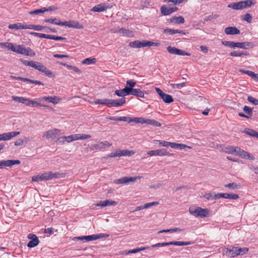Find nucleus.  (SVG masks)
<instances>
[{
	"instance_id": "28",
	"label": "nucleus",
	"mask_w": 258,
	"mask_h": 258,
	"mask_svg": "<svg viewBox=\"0 0 258 258\" xmlns=\"http://www.w3.org/2000/svg\"><path fill=\"white\" fill-rule=\"evenodd\" d=\"M15 45H14L13 43L8 42L0 43V46L2 48H5L12 51H13L14 49Z\"/></svg>"
},
{
	"instance_id": "19",
	"label": "nucleus",
	"mask_w": 258,
	"mask_h": 258,
	"mask_svg": "<svg viewBox=\"0 0 258 258\" xmlns=\"http://www.w3.org/2000/svg\"><path fill=\"white\" fill-rule=\"evenodd\" d=\"M216 148L220 151L225 152L228 154H233L234 146H227L225 147H223L222 145L217 144Z\"/></svg>"
},
{
	"instance_id": "10",
	"label": "nucleus",
	"mask_w": 258,
	"mask_h": 258,
	"mask_svg": "<svg viewBox=\"0 0 258 258\" xmlns=\"http://www.w3.org/2000/svg\"><path fill=\"white\" fill-rule=\"evenodd\" d=\"M147 154L150 156H170L171 154L167 151L166 149H160L156 150H151L147 152Z\"/></svg>"
},
{
	"instance_id": "13",
	"label": "nucleus",
	"mask_w": 258,
	"mask_h": 258,
	"mask_svg": "<svg viewBox=\"0 0 258 258\" xmlns=\"http://www.w3.org/2000/svg\"><path fill=\"white\" fill-rule=\"evenodd\" d=\"M20 134L19 132H12L4 133L0 135L1 141H7L11 139L13 137H16Z\"/></svg>"
},
{
	"instance_id": "25",
	"label": "nucleus",
	"mask_w": 258,
	"mask_h": 258,
	"mask_svg": "<svg viewBox=\"0 0 258 258\" xmlns=\"http://www.w3.org/2000/svg\"><path fill=\"white\" fill-rule=\"evenodd\" d=\"M108 8V7L106 6L104 4H100L94 7L92 9L93 12H103Z\"/></svg>"
},
{
	"instance_id": "5",
	"label": "nucleus",
	"mask_w": 258,
	"mask_h": 258,
	"mask_svg": "<svg viewBox=\"0 0 258 258\" xmlns=\"http://www.w3.org/2000/svg\"><path fill=\"white\" fill-rule=\"evenodd\" d=\"M13 52L30 56H34L35 55L33 50L29 47L26 48L23 45H15Z\"/></svg>"
},
{
	"instance_id": "31",
	"label": "nucleus",
	"mask_w": 258,
	"mask_h": 258,
	"mask_svg": "<svg viewBox=\"0 0 258 258\" xmlns=\"http://www.w3.org/2000/svg\"><path fill=\"white\" fill-rule=\"evenodd\" d=\"M44 22L59 26H62L63 25V22H61L60 19L57 18L45 19Z\"/></svg>"
},
{
	"instance_id": "52",
	"label": "nucleus",
	"mask_w": 258,
	"mask_h": 258,
	"mask_svg": "<svg viewBox=\"0 0 258 258\" xmlns=\"http://www.w3.org/2000/svg\"><path fill=\"white\" fill-rule=\"evenodd\" d=\"M178 30L166 28L164 30V32L165 33L169 34L170 35H173L176 33H177Z\"/></svg>"
},
{
	"instance_id": "15",
	"label": "nucleus",
	"mask_w": 258,
	"mask_h": 258,
	"mask_svg": "<svg viewBox=\"0 0 258 258\" xmlns=\"http://www.w3.org/2000/svg\"><path fill=\"white\" fill-rule=\"evenodd\" d=\"M160 9L161 14L164 16H167L177 11L178 8L176 7H170L164 5L162 6Z\"/></svg>"
},
{
	"instance_id": "16",
	"label": "nucleus",
	"mask_w": 258,
	"mask_h": 258,
	"mask_svg": "<svg viewBox=\"0 0 258 258\" xmlns=\"http://www.w3.org/2000/svg\"><path fill=\"white\" fill-rule=\"evenodd\" d=\"M161 243V246H168L170 245H177V246H183V245H188L191 244H193L194 242L192 241H170L168 242H162Z\"/></svg>"
},
{
	"instance_id": "55",
	"label": "nucleus",
	"mask_w": 258,
	"mask_h": 258,
	"mask_svg": "<svg viewBox=\"0 0 258 258\" xmlns=\"http://www.w3.org/2000/svg\"><path fill=\"white\" fill-rule=\"evenodd\" d=\"M247 100L255 105H258V100L254 97L249 96L247 97Z\"/></svg>"
},
{
	"instance_id": "3",
	"label": "nucleus",
	"mask_w": 258,
	"mask_h": 258,
	"mask_svg": "<svg viewBox=\"0 0 258 258\" xmlns=\"http://www.w3.org/2000/svg\"><path fill=\"white\" fill-rule=\"evenodd\" d=\"M210 210L201 207H191L189 208V213L197 217L205 218L209 216Z\"/></svg>"
},
{
	"instance_id": "63",
	"label": "nucleus",
	"mask_w": 258,
	"mask_h": 258,
	"mask_svg": "<svg viewBox=\"0 0 258 258\" xmlns=\"http://www.w3.org/2000/svg\"><path fill=\"white\" fill-rule=\"evenodd\" d=\"M158 204V202H154L152 203H148L144 205L145 209L149 208L153 206H156Z\"/></svg>"
},
{
	"instance_id": "32",
	"label": "nucleus",
	"mask_w": 258,
	"mask_h": 258,
	"mask_svg": "<svg viewBox=\"0 0 258 258\" xmlns=\"http://www.w3.org/2000/svg\"><path fill=\"white\" fill-rule=\"evenodd\" d=\"M97 145L98 150L109 148L112 145L111 144L109 143L108 141H106L99 142Z\"/></svg>"
},
{
	"instance_id": "35",
	"label": "nucleus",
	"mask_w": 258,
	"mask_h": 258,
	"mask_svg": "<svg viewBox=\"0 0 258 258\" xmlns=\"http://www.w3.org/2000/svg\"><path fill=\"white\" fill-rule=\"evenodd\" d=\"M131 95L139 97H144V93L140 89H133Z\"/></svg>"
},
{
	"instance_id": "9",
	"label": "nucleus",
	"mask_w": 258,
	"mask_h": 258,
	"mask_svg": "<svg viewBox=\"0 0 258 258\" xmlns=\"http://www.w3.org/2000/svg\"><path fill=\"white\" fill-rule=\"evenodd\" d=\"M167 50L168 52L170 54H176L178 55L190 56V54L189 53L186 52L181 49H178L175 47L169 46L167 47Z\"/></svg>"
},
{
	"instance_id": "60",
	"label": "nucleus",
	"mask_w": 258,
	"mask_h": 258,
	"mask_svg": "<svg viewBox=\"0 0 258 258\" xmlns=\"http://www.w3.org/2000/svg\"><path fill=\"white\" fill-rule=\"evenodd\" d=\"M246 133L247 135L251 136V137H255L256 136V135L257 134V132L254 131V130L252 129H248L247 131H246Z\"/></svg>"
},
{
	"instance_id": "36",
	"label": "nucleus",
	"mask_w": 258,
	"mask_h": 258,
	"mask_svg": "<svg viewBox=\"0 0 258 258\" xmlns=\"http://www.w3.org/2000/svg\"><path fill=\"white\" fill-rule=\"evenodd\" d=\"M183 229H181L179 228H173L172 229H165V230H162L159 231H158V233H172L174 232H180L182 231Z\"/></svg>"
},
{
	"instance_id": "49",
	"label": "nucleus",
	"mask_w": 258,
	"mask_h": 258,
	"mask_svg": "<svg viewBox=\"0 0 258 258\" xmlns=\"http://www.w3.org/2000/svg\"><path fill=\"white\" fill-rule=\"evenodd\" d=\"M32 180L34 182H39L41 181H43V174H38L36 176H34L32 177Z\"/></svg>"
},
{
	"instance_id": "56",
	"label": "nucleus",
	"mask_w": 258,
	"mask_h": 258,
	"mask_svg": "<svg viewBox=\"0 0 258 258\" xmlns=\"http://www.w3.org/2000/svg\"><path fill=\"white\" fill-rule=\"evenodd\" d=\"M133 89H131V88H130L127 86L125 87L124 88L122 89V91L125 94V95H131L132 93Z\"/></svg>"
},
{
	"instance_id": "20",
	"label": "nucleus",
	"mask_w": 258,
	"mask_h": 258,
	"mask_svg": "<svg viewBox=\"0 0 258 258\" xmlns=\"http://www.w3.org/2000/svg\"><path fill=\"white\" fill-rule=\"evenodd\" d=\"M224 32L227 35L239 34L240 30L235 27H228L225 29Z\"/></svg>"
},
{
	"instance_id": "18",
	"label": "nucleus",
	"mask_w": 258,
	"mask_h": 258,
	"mask_svg": "<svg viewBox=\"0 0 258 258\" xmlns=\"http://www.w3.org/2000/svg\"><path fill=\"white\" fill-rule=\"evenodd\" d=\"M40 101L44 100L48 102L52 103L54 104H56L59 101V99L56 96H47L43 97L38 99Z\"/></svg>"
},
{
	"instance_id": "64",
	"label": "nucleus",
	"mask_w": 258,
	"mask_h": 258,
	"mask_svg": "<svg viewBox=\"0 0 258 258\" xmlns=\"http://www.w3.org/2000/svg\"><path fill=\"white\" fill-rule=\"evenodd\" d=\"M62 138L66 140V141L68 143L74 141V137H73V135L69 136L63 137Z\"/></svg>"
},
{
	"instance_id": "11",
	"label": "nucleus",
	"mask_w": 258,
	"mask_h": 258,
	"mask_svg": "<svg viewBox=\"0 0 258 258\" xmlns=\"http://www.w3.org/2000/svg\"><path fill=\"white\" fill-rule=\"evenodd\" d=\"M237 247L229 246L223 249V252L228 256L234 257L237 256Z\"/></svg>"
},
{
	"instance_id": "21",
	"label": "nucleus",
	"mask_w": 258,
	"mask_h": 258,
	"mask_svg": "<svg viewBox=\"0 0 258 258\" xmlns=\"http://www.w3.org/2000/svg\"><path fill=\"white\" fill-rule=\"evenodd\" d=\"M253 46V44L250 42H236V47L244 49H247L249 48H252Z\"/></svg>"
},
{
	"instance_id": "12",
	"label": "nucleus",
	"mask_w": 258,
	"mask_h": 258,
	"mask_svg": "<svg viewBox=\"0 0 258 258\" xmlns=\"http://www.w3.org/2000/svg\"><path fill=\"white\" fill-rule=\"evenodd\" d=\"M21 162L18 160H8L0 161V169H3L5 167H11L15 164H19Z\"/></svg>"
},
{
	"instance_id": "1",
	"label": "nucleus",
	"mask_w": 258,
	"mask_h": 258,
	"mask_svg": "<svg viewBox=\"0 0 258 258\" xmlns=\"http://www.w3.org/2000/svg\"><path fill=\"white\" fill-rule=\"evenodd\" d=\"M20 60L26 66L31 67L35 69L44 73L46 76L49 78L55 77V75L41 62L38 61H29L20 59Z\"/></svg>"
},
{
	"instance_id": "61",
	"label": "nucleus",
	"mask_w": 258,
	"mask_h": 258,
	"mask_svg": "<svg viewBox=\"0 0 258 258\" xmlns=\"http://www.w3.org/2000/svg\"><path fill=\"white\" fill-rule=\"evenodd\" d=\"M243 20L247 22L248 23H250L252 20V17L249 14H245L243 18Z\"/></svg>"
},
{
	"instance_id": "48",
	"label": "nucleus",
	"mask_w": 258,
	"mask_h": 258,
	"mask_svg": "<svg viewBox=\"0 0 258 258\" xmlns=\"http://www.w3.org/2000/svg\"><path fill=\"white\" fill-rule=\"evenodd\" d=\"M30 34L33 36H37L40 38H44L49 39V35L45 34H42L40 33H36V32H31Z\"/></svg>"
},
{
	"instance_id": "59",
	"label": "nucleus",
	"mask_w": 258,
	"mask_h": 258,
	"mask_svg": "<svg viewBox=\"0 0 258 258\" xmlns=\"http://www.w3.org/2000/svg\"><path fill=\"white\" fill-rule=\"evenodd\" d=\"M157 142H159V145L161 146L169 147V142L165 141H160V140H156Z\"/></svg>"
},
{
	"instance_id": "14",
	"label": "nucleus",
	"mask_w": 258,
	"mask_h": 258,
	"mask_svg": "<svg viewBox=\"0 0 258 258\" xmlns=\"http://www.w3.org/2000/svg\"><path fill=\"white\" fill-rule=\"evenodd\" d=\"M62 26H68L70 28L81 29L84 28V26L80 24L78 22L75 21L63 22Z\"/></svg>"
},
{
	"instance_id": "7",
	"label": "nucleus",
	"mask_w": 258,
	"mask_h": 258,
	"mask_svg": "<svg viewBox=\"0 0 258 258\" xmlns=\"http://www.w3.org/2000/svg\"><path fill=\"white\" fill-rule=\"evenodd\" d=\"M141 177L140 176H136V177H127L124 176L119 179H115L114 180V183L116 184H126L129 182H134L137 179H140Z\"/></svg>"
},
{
	"instance_id": "46",
	"label": "nucleus",
	"mask_w": 258,
	"mask_h": 258,
	"mask_svg": "<svg viewBox=\"0 0 258 258\" xmlns=\"http://www.w3.org/2000/svg\"><path fill=\"white\" fill-rule=\"evenodd\" d=\"M241 157L251 160H253L255 159V157L253 155H250L249 153L245 151Z\"/></svg>"
},
{
	"instance_id": "26",
	"label": "nucleus",
	"mask_w": 258,
	"mask_h": 258,
	"mask_svg": "<svg viewBox=\"0 0 258 258\" xmlns=\"http://www.w3.org/2000/svg\"><path fill=\"white\" fill-rule=\"evenodd\" d=\"M169 21L171 23H174L177 24H183L184 22V19L182 16H174L171 18Z\"/></svg>"
},
{
	"instance_id": "44",
	"label": "nucleus",
	"mask_w": 258,
	"mask_h": 258,
	"mask_svg": "<svg viewBox=\"0 0 258 258\" xmlns=\"http://www.w3.org/2000/svg\"><path fill=\"white\" fill-rule=\"evenodd\" d=\"M225 187H228L230 189H239L240 188V185L236 184L235 182L230 183L229 184H226L225 185Z\"/></svg>"
},
{
	"instance_id": "23",
	"label": "nucleus",
	"mask_w": 258,
	"mask_h": 258,
	"mask_svg": "<svg viewBox=\"0 0 258 258\" xmlns=\"http://www.w3.org/2000/svg\"><path fill=\"white\" fill-rule=\"evenodd\" d=\"M117 202L113 201L106 200L103 201H100L99 203L96 204L97 206H100L101 207H105L106 206H110L112 205H116Z\"/></svg>"
},
{
	"instance_id": "8",
	"label": "nucleus",
	"mask_w": 258,
	"mask_h": 258,
	"mask_svg": "<svg viewBox=\"0 0 258 258\" xmlns=\"http://www.w3.org/2000/svg\"><path fill=\"white\" fill-rule=\"evenodd\" d=\"M125 98H121L118 100L107 99L106 106L108 107L120 106L125 103Z\"/></svg>"
},
{
	"instance_id": "4",
	"label": "nucleus",
	"mask_w": 258,
	"mask_h": 258,
	"mask_svg": "<svg viewBox=\"0 0 258 258\" xmlns=\"http://www.w3.org/2000/svg\"><path fill=\"white\" fill-rule=\"evenodd\" d=\"M108 235L105 233H100L98 234H93L88 236H82L79 237H75L73 240L74 241L82 240L84 242L95 240L100 238H106L108 237Z\"/></svg>"
},
{
	"instance_id": "6",
	"label": "nucleus",
	"mask_w": 258,
	"mask_h": 258,
	"mask_svg": "<svg viewBox=\"0 0 258 258\" xmlns=\"http://www.w3.org/2000/svg\"><path fill=\"white\" fill-rule=\"evenodd\" d=\"M135 152L133 151H130L127 150H117L115 152L111 153L109 155V157L114 158L116 157H121L122 156H131L134 155Z\"/></svg>"
},
{
	"instance_id": "62",
	"label": "nucleus",
	"mask_w": 258,
	"mask_h": 258,
	"mask_svg": "<svg viewBox=\"0 0 258 258\" xmlns=\"http://www.w3.org/2000/svg\"><path fill=\"white\" fill-rule=\"evenodd\" d=\"M204 197L208 200H213L214 199V194L213 193H209L205 194Z\"/></svg>"
},
{
	"instance_id": "30",
	"label": "nucleus",
	"mask_w": 258,
	"mask_h": 258,
	"mask_svg": "<svg viewBox=\"0 0 258 258\" xmlns=\"http://www.w3.org/2000/svg\"><path fill=\"white\" fill-rule=\"evenodd\" d=\"M160 97L166 103H170L173 101L172 96L165 93Z\"/></svg>"
},
{
	"instance_id": "38",
	"label": "nucleus",
	"mask_w": 258,
	"mask_h": 258,
	"mask_svg": "<svg viewBox=\"0 0 258 258\" xmlns=\"http://www.w3.org/2000/svg\"><path fill=\"white\" fill-rule=\"evenodd\" d=\"M229 55L231 56L237 57V56H241L242 55H248L249 53L246 51L240 52V51H234L230 52L229 53Z\"/></svg>"
},
{
	"instance_id": "22",
	"label": "nucleus",
	"mask_w": 258,
	"mask_h": 258,
	"mask_svg": "<svg viewBox=\"0 0 258 258\" xmlns=\"http://www.w3.org/2000/svg\"><path fill=\"white\" fill-rule=\"evenodd\" d=\"M11 29H27V24L18 23L16 24H10L8 26Z\"/></svg>"
},
{
	"instance_id": "58",
	"label": "nucleus",
	"mask_w": 258,
	"mask_h": 258,
	"mask_svg": "<svg viewBox=\"0 0 258 258\" xmlns=\"http://www.w3.org/2000/svg\"><path fill=\"white\" fill-rule=\"evenodd\" d=\"M126 84L128 86V87L131 88V89H134L133 88L135 86L136 82L133 80H127Z\"/></svg>"
},
{
	"instance_id": "27",
	"label": "nucleus",
	"mask_w": 258,
	"mask_h": 258,
	"mask_svg": "<svg viewBox=\"0 0 258 258\" xmlns=\"http://www.w3.org/2000/svg\"><path fill=\"white\" fill-rule=\"evenodd\" d=\"M159 45L158 43L154 42L151 41L143 40L141 41V48L145 47H150L152 46H158Z\"/></svg>"
},
{
	"instance_id": "57",
	"label": "nucleus",
	"mask_w": 258,
	"mask_h": 258,
	"mask_svg": "<svg viewBox=\"0 0 258 258\" xmlns=\"http://www.w3.org/2000/svg\"><path fill=\"white\" fill-rule=\"evenodd\" d=\"M49 39L55 40H63L66 39V38L65 37H63L61 36H56L55 35H49Z\"/></svg>"
},
{
	"instance_id": "29",
	"label": "nucleus",
	"mask_w": 258,
	"mask_h": 258,
	"mask_svg": "<svg viewBox=\"0 0 258 258\" xmlns=\"http://www.w3.org/2000/svg\"><path fill=\"white\" fill-rule=\"evenodd\" d=\"M116 32L127 37H131L133 35V32L132 31L125 28H120Z\"/></svg>"
},
{
	"instance_id": "47",
	"label": "nucleus",
	"mask_w": 258,
	"mask_h": 258,
	"mask_svg": "<svg viewBox=\"0 0 258 258\" xmlns=\"http://www.w3.org/2000/svg\"><path fill=\"white\" fill-rule=\"evenodd\" d=\"M147 124H150L154 126H161V124L154 119H148L147 121Z\"/></svg>"
},
{
	"instance_id": "40",
	"label": "nucleus",
	"mask_w": 258,
	"mask_h": 258,
	"mask_svg": "<svg viewBox=\"0 0 258 258\" xmlns=\"http://www.w3.org/2000/svg\"><path fill=\"white\" fill-rule=\"evenodd\" d=\"M39 243V240L38 238L33 239L31 240L27 244V246L30 248L34 247L37 246Z\"/></svg>"
},
{
	"instance_id": "37",
	"label": "nucleus",
	"mask_w": 258,
	"mask_h": 258,
	"mask_svg": "<svg viewBox=\"0 0 258 258\" xmlns=\"http://www.w3.org/2000/svg\"><path fill=\"white\" fill-rule=\"evenodd\" d=\"M12 98L13 100L22 103L23 104H24L26 105V101H27V98L23 97H18V96H12Z\"/></svg>"
},
{
	"instance_id": "42",
	"label": "nucleus",
	"mask_w": 258,
	"mask_h": 258,
	"mask_svg": "<svg viewBox=\"0 0 258 258\" xmlns=\"http://www.w3.org/2000/svg\"><path fill=\"white\" fill-rule=\"evenodd\" d=\"M46 11H48V10L45 8H42L40 9H37L33 11H31L29 12V14L31 15H38L40 13H43Z\"/></svg>"
},
{
	"instance_id": "2",
	"label": "nucleus",
	"mask_w": 258,
	"mask_h": 258,
	"mask_svg": "<svg viewBox=\"0 0 258 258\" xmlns=\"http://www.w3.org/2000/svg\"><path fill=\"white\" fill-rule=\"evenodd\" d=\"M255 4L254 0H246L238 3H233L229 4L228 7L233 10H239L250 8Z\"/></svg>"
},
{
	"instance_id": "39",
	"label": "nucleus",
	"mask_w": 258,
	"mask_h": 258,
	"mask_svg": "<svg viewBox=\"0 0 258 258\" xmlns=\"http://www.w3.org/2000/svg\"><path fill=\"white\" fill-rule=\"evenodd\" d=\"M26 105L32 107H38L41 105V104L34 100H30L27 98L26 101Z\"/></svg>"
},
{
	"instance_id": "24",
	"label": "nucleus",
	"mask_w": 258,
	"mask_h": 258,
	"mask_svg": "<svg viewBox=\"0 0 258 258\" xmlns=\"http://www.w3.org/2000/svg\"><path fill=\"white\" fill-rule=\"evenodd\" d=\"M57 133V130L54 129L52 130H49L46 132L44 134V137H45L47 139H55L56 137Z\"/></svg>"
},
{
	"instance_id": "43",
	"label": "nucleus",
	"mask_w": 258,
	"mask_h": 258,
	"mask_svg": "<svg viewBox=\"0 0 258 258\" xmlns=\"http://www.w3.org/2000/svg\"><path fill=\"white\" fill-rule=\"evenodd\" d=\"M129 46L131 48H141V41L135 40L130 43Z\"/></svg>"
},
{
	"instance_id": "34",
	"label": "nucleus",
	"mask_w": 258,
	"mask_h": 258,
	"mask_svg": "<svg viewBox=\"0 0 258 258\" xmlns=\"http://www.w3.org/2000/svg\"><path fill=\"white\" fill-rule=\"evenodd\" d=\"M44 28H46V26L32 24H27V29H33L36 31H42L43 29H44Z\"/></svg>"
},
{
	"instance_id": "51",
	"label": "nucleus",
	"mask_w": 258,
	"mask_h": 258,
	"mask_svg": "<svg viewBox=\"0 0 258 258\" xmlns=\"http://www.w3.org/2000/svg\"><path fill=\"white\" fill-rule=\"evenodd\" d=\"M126 120H125V121H126L128 123H130V122H135L136 123H139V117H134V118H131V117H126Z\"/></svg>"
},
{
	"instance_id": "50",
	"label": "nucleus",
	"mask_w": 258,
	"mask_h": 258,
	"mask_svg": "<svg viewBox=\"0 0 258 258\" xmlns=\"http://www.w3.org/2000/svg\"><path fill=\"white\" fill-rule=\"evenodd\" d=\"M237 255H243L246 253L248 251V248L247 247L239 248L237 247Z\"/></svg>"
},
{
	"instance_id": "54",
	"label": "nucleus",
	"mask_w": 258,
	"mask_h": 258,
	"mask_svg": "<svg viewBox=\"0 0 258 258\" xmlns=\"http://www.w3.org/2000/svg\"><path fill=\"white\" fill-rule=\"evenodd\" d=\"M243 110L248 115L251 116L252 114V113H253L252 108H251L247 106H244L243 107Z\"/></svg>"
},
{
	"instance_id": "41",
	"label": "nucleus",
	"mask_w": 258,
	"mask_h": 258,
	"mask_svg": "<svg viewBox=\"0 0 258 258\" xmlns=\"http://www.w3.org/2000/svg\"><path fill=\"white\" fill-rule=\"evenodd\" d=\"M96 61L97 60L95 58L89 57L84 59L82 61V63L89 65L91 64H94L96 63Z\"/></svg>"
},
{
	"instance_id": "45",
	"label": "nucleus",
	"mask_w": 258,
	"mask_h": 258,
	"mask_svg": "<svg viewBox=\"0 0 258 258\" xmlns=\"http://www.w3.org/2000/svg\"><path fill=\"white\" fill-rule=\"evenodd\" d=\"M107 119L110 120H116V121H125L126 120V116L122 117H115V116H108L106 117Z\"/></svg>"
},
{
	"instance_id": "53",
	"label": "nucleus",
	"mask_w": 258,
	"mask_h": 258,
	"mask_svg": "<svg viewBox=\"0 0 258 258\" xmlns=\"http://www.w3.org/2000/svg\"><path fill=\"white\" fill-rule=\"evenodd\" d=\"M107 101V99H96L94 101V103L95 104H102V105H106Z\"/></svg>"
},
{
	"instance_id": "17",
	"label": "nucleus",
	"mask_w": 258,
	"mask_h": 258,
	"mask_svg": "<svg viewBox=\"0 0 258 258\" xmlns=\"http://www.w3.org/2000/svg\"><path fill=\"white\" fill-rule=\"evenodd\" d=\"M43 180L45 181L52 179L54 178H59L60 174L57 172H46L42 173Z\"/></svg>"
},
{
	"instance_id": "33",
	"label": "nucleus",
	"mask_w": 258,
	"mask_h": 258,
	"mask_svg": "<svg viewBox=\"0 0 258 258\" xmlns=\"http://www.w3.org/2000/svg\"><path fill=\"white\" fill-rule=\"evenodd\" d=\"M222 198L236 200L238 199L239 197L237 194H229V193H222Z\"/></svg>"
}]
</instances>
